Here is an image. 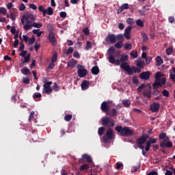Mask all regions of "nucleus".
Segmentation results:
<instances>
[{"instance_id":"58","label":"nucleus","mask_w":175,"mask_h":175,"mask_svg":"<svg viewBox=\"0 0 175 175\" xmlns=\"http://www.w3.org/2000/svg\"><path fill=\"white\" fill-rule=\"evenodd\" d=\"M121 51H117L115 53V55H113L114 58H120L121 57Z\"/></svg>"},{"instance_id":"26","label":"nucleus","mask_w":175,"mask_h":175,"mask_svg":"<svg viewBox=\"0 0 175 175\" xmlns=\"http://www.w3.org/2000/svg\"><path fill=\"white\" fill-rule=\"evenodd\" d=\"M108 116H110L111 117H116V116H117V109L113 108L111 111L108 112Z\"/></svg>"},{"instance_id":"36","label":"nucleus","mask_w":175,"mask_h":175,"mask_svg":"<svg viewBox=\"0 0 175 175\" xmlns=\"http://www.w3.org/2000/svg\"><path fill=\"white\" fill-rule=\"evenodd\" d=\"M72 118H73V116H72V114L66 115L64 116V120L66 121L67 122H69Z\"/></svg>"},{"instance_id":"23","label":"nucleus","mask_w":175,"mask_h":175,"mask_svg":"<svg viewBox=\"0 0 175 175\" xmlns=\"http://www.w3.org/2000/svg\"><path fill=\"white\" fill-rule=\"evenodd\" d=\"M91 72L92 75H94V76H96V75L99 74V67L98 66H94L92 67Z\"/></svg>"},{"instance_id":"13","label":"nucleus","mask_w":175,"mask_h":175,"mask_svg":"<svg viewBox=\"0 0 175 175\" xmlns=\"http://www.w3.org/2000/svg\"><path fill=\"white\" fill-rule=\"evenodd\" d=\"M161 107V104L159 103H153L150 105V110L152 113H158Z\"/></svg>"},{"instance_id":"5","label":"nucleus","mask_w":175,"mask_h":175,"mask_svg":"<svg viewBox=\"0 0 175 175\" xmlns=\"http://www.w3.org/2000/svg\"><path fill=\"white\" fill-rule=\"evenodd\" d=\"M114 136V133H113V129L109 128L107 130L105 135L103 137V142L105 144L109 143V140H113V137Z\"/></svg>"},{"instance_id":"15","label":"nucleus","mask_w":175,"mask_h":175,"mask_svg":"<svg viewBox=\"0 0 175 175\" xmlns=\"http://www.w3.org/2000/svg\"><path fill=\"white\" fill-rule=\"evenodd\" d=\"M83 159H85V161L90 163V165H92V163H94V161H92V158L88 154H83L82 155V159H79V162H83Z\"/></svg>"},{"instance_id":"24","label":"nucleus","mask_w":175,"mask_h":175,"mask_svg":"<svg viewBox=\"0 0 175 175\" xmlns=\"http://www.w3.org/2000/svg\"><path fill=\"white\" fill-rule=\"evenodd\" d=\"M159 85H157V88H155L154 86H153V90L152 92V95H154V96H157V95H159L161 94V92H159V90H158V88H159Z\"/></svg>"},{"instance_id":"50","label":"nucleus","mask_w":175,"mask_h":175,"mask_svg":"<svg viewBox=\"0 0 175 175\" xmlns=\"http://www.w3.org/2000/svg\"><path fill=\"white\" fill-rule=\"evenodd\" d=\"M39 98H42V94L35 93L33 94V99H39Z\"/></svg>"},{"instance_id":"25","label":"nucleus","mask_w":175,"mask_h":175,"mask_svg":"<svg viewBox=\"0 0 175 175\" xmlns=\"http://www.w3.org/2000/svg\"><path fill=\"white\" fill-rule=\"evenodd\" d=\"M73 51H75V49H73V47L72 46H70L68 47V50H66L64 52V54H65L66 55H69V54L73 53Z\"/></svg>"},{"instance_id":"7","label":"nucleus","mask_w":175,"mask_h":175,"mask_svg":"<svg viewBox=\"0 0 175 175\" xmlns=\"http://www.w3.org/2000/svg\"><path fill=\"white\" fill-rule=\"evenodd\" d=\"M77 69H78L77 73H78L79 77H81V78L85 77V76H87V75L88 74V70L84 68V66L78 64L77 66Z\"/></svg>"},{"instance_id":"20","label":"nucleus","mask_w":175,"mask_h":175,"mask_svg":"<svg viewBox=\"0 0 175 175\" xmlns=\"http://www.w3.org/2000/svg\"><path fill=\"white\" fill-rule=\"evenodd\" d=\"M143 96H144L145 98H148L150 99L151 98V90L147 89L144 90Z\"/></svg>"},{"instance_id":"16","label":"nucleus","mask_w":175,"mask_h":175,"mask_svg":"<svg viewBox=\"0 0 175 175\" xmlns=\"http://www.w3.org/2000/svg\"><path fill=\"white\" fill-rule=\"evenodd\" d=\"M150 76H151V72L150 71L142 72L139 74V77L142 80H148Z\"/></svg>"},{"instance_id":"14","label":"nucleus","mask_w":175,"mask_h":175,"mask_svg":"<svg viewBox=\"0 0 175 175\" xmlns=\"http://www.w3.org/2000/svg\"><path fill=\"white\" fill-rule=\"evenodd\" d=\"M131 32H132V27H127L125 30L123 36L127 39V40H130L131 39Z\"/></svg>"},{"instance_id":"37","label":"nucleus","mask_w":175,"mask_h":175,"mask_svg":"<svg viewBox=\"0 0 175 175\" xmlns=\"http://www.w3.org/2000/svg\"><path fill=\"white\" fill-rule=\"evenodd\" d=\"M51 84H53V81L45 82L43 85V88H51Z\"/></svg>"},{"instance_id":"9","label":"nucleus","mask_w":175,"mask_h":175,"mask_svg":"<svg viewBox=\"0 0 175 175\" xmlns=\"http://www.w3.org/2000/svg\"><path fill=\"white\" fill-rule=\"evenodd\" d=\"M32 27H33L34 28H42V27H43V25L42 23H38L35 21H33V23H31L29 25H25L23 26V29L25 31H28L29 29H31V28H32Z\"/></svg>"},{"instance_id":"10","label":"nucleus","mask_w":175,"mask_h":175,"mask_svg":"<svg viewBox=\"0 0 175 175\" xmlns=\"http://www.w3.org/2000/svg\"><path fill=\"white\" fill-rule=\"evenodd\" d=\"M147 139H150V135L147 133H143L142 135L136 140V144H144V143L147 142Z\"/></svg>"},{"instance_id":"27","label":"nucleus","mask_w":175,"mask_h":175,"mask_svg":"<svg viewBox=\"0 0 175 175\" xmlns=\"http://www.w3.org/2000/svg\"><path fill=\"white\" fill-rule=\"evenodd\" d=\"M173 46H170L165 49V53L167 55H172L173 54Z\"/></svg>"},{"instance_id":"54","label":"nucleus","mask_w":175,"mask_h":175,"mask_svg":"<svg viewBox=\"0 0 175 175\" xmlns=\"http://www.w3.org/2000/svg\"><path fill=\"white\" fill-rule=\"evenodd\" d=\"M25 62L27 64L29 61H31V53H28L27 56L25 57Z\"/></svg>"},{"instance_id":"28","label":"nucleus","mask_w":175,"mask_h":175,"mask_svg":"<svg viewBox=\"0 0 175 175\" xmlns=\"http://www.w3.org/2000/svg\"><path fill=\"white\" fill-rule=\"evenodd\" d=\"M42 92L46 94V95H50L53 92V89L51 88H43Z\"/></svg>"},{"instance_id":"19","label":"nucleus","mask_w":175,"mask_h":175,"mask_svg":"<svg viewBox=\"0 0 175 175\" xmlns=\"http://www.w3.org/2000/svg\"><path fill=\"white\" fill-rule=\"evenodd\" d=\"M46 14H48V16H53V14H54V10L53 8L48 7L45 9L44 17H46Z\"/></svg>"},{"instance_id":"57","label":"nucleus","mask_w":175,"mask_h":175,"mask_svg":"<svg viewBox=\"0 0 175 175\" xmlns=\"http://www.w3.org/2000/svg\"><path fill=\"white\" fill-rule=\"evenodd\" d=\"M165 145L167 148H172V147H173V142L167 141L165 142Z\"/></svg>"},{"instance_id":"44","label":"nucleus","mask_w":175,"mask_h":175,"mask_svg":"<svg viewBox=\"0 0 175 175\" xmlns=\"http://www.w3.org/2000/svg\"><path fill=\"white\" fill-rule=\"evenodd\" d=\"M130 55L132 58H137V51H133L130 53Z\"/></svg>"},{"instance_id":"22","label":"nucleus","mask_w":175,"mask_h":175,"mask_svg":"<svg viewBox=\"0 0 175 175\" xmlns=\"http://www.w3.org/2000/svg\"><path fill=\"white\" fill-rule=\"evenodd\" d=\"M21 72L25 76H28V75H31V70H29V69L27 67L21 69Z\"/></svg>"},{"instance_id":"53","label":"nucleus","mask_w":175,"mask_h":175,"mask_svg":"<svg viewBox=\"0 0 175 175\" xmlns=\"http://www.w3.org/2000/svg\"><path fill=\"white\" fill-rule=\"evenodd\" d=\"M145 88H146V85L144 83L141 84L138 87V92H142V91H143V90H144Z\"/></svg>"},{"instance_id":"8","label":"nucleus","mask_w":175,"mask_h":175,"mask_svg":"<svg viewBox=\"0 0 175 175\" xmlns=\"http://www.w3.org/2000/svg\"><path fill=\"white\" fill-rule=\"evenodd\" d=\"M120 68L121 69H124V71L127 72V75H129V76L133 75V66L131 68V66L128 65L127 62L122 63L120 65Z\"/></svg>"},{"instance_id":"39","label":"nucleus","mask_w":175,"mask_h":175,"mask_svg":"<svg viewBox=\"0 0 175 175\" xmlns=\"http://www.w3.org/2000/svg\"><path fill=\"white\" fill-rule=\"evenodd\" d=\"M38 10L39 12H42V16L44 17V14L46 13V9H44V7L43 5H39Z\"/></svg>"},{"instance_id":"6","label":"nucleus","mask_w":175,"mask_h":175,"mask_svg":"<svg viewBox=\"0 0 175 175\" xmlns=\"http://www.w3.org/2000/svg\"><path fill=\"white\" fill-rule=\"evenodd\" d=\"M101 121L103 126H109L110 128H113L114 127V125H116V124L114 123V120H110V118L107 116L103 118Z\"/></svg>"},{"instance_id":"34","label":"nucleus","mask_w":175,"mask_h":175,"mask_svg":"<svg viewBox=\"0 0 175 175\" xmlns=\"http://www.w3.org/2000/svg\"><path fill=\"white\" fill-rule=\"evenodd\" d=\"M146 10H148V9L146 8V6H144L142 10H139V13L140 16H146Z\"/></svg>"},{"instance_id":"17","label":"nucleus","mask_w":175,"mask_h":175,"mask_svg":"<svg viewBox=\"0 0 175 175\" xmlns=\"http://www.w3.org/2000/svg\"><path fill=\"white\" fill-rule=\"evenodd\" d=\"M49 40L52 45L57 46V39L55 38L54 33H50L49 34Z\"/></svg>"},{"instance_id":"18","label":"nucleus","mask_w":175,"mask_h":175,"mask_svg":"<svg viewBox=\"0 0 175 175\" xmlns=\"http://www.w3.org/2000/svg\"><path fill=\"white\" fill-rule=\"evenodd\" d=\"M124 9H129V4L124 3L118 9V14H121Z\"/></svg>"},{"instance_id":"38","label":"nucleus","mask_w":175,"mask_h":175,"mask_svg":"<svg viewBox=\"0 0 175 175\" xmlns=\"http://www.w3.org/2000/svg\"><path fill=\"white\" fill-rule=\"evenodd\" d=\"M162 95L163 96H165V98H169V95H170V93H169V91H167V90L164 89L162 91Z\"/></svg>"},{"instance_id":"35","label":"nucleus","mask_w":175,"mask_h":175,"mask_svg":"<svg viewBox=\"0 0 175 175\" xmlns=\"http://www.w3.org/2000/svg\"><path fill=\"white\" fill-rule=\"evenodd\" d=\"M77 64V62H76V61H70L69 63L67 64V66H68V68H75V66H76V64Z\"/></svg>"},{"instance_id":"41","label":"nucleus","mask_w":175,"mask_h":175,"mask_svg":"<svg viewBox=\"0 0 175 175\" xmlns=\"http://www.w3.org/2000/svg\"><path fill=\"white\" fill-rule=\"evenodd\" d=\"M136 25L138 26V27H141V28H143V27H144V23H143V21L140 20V19H138L137 21H136Z\"/></svg>"},{"instance_id":"31","label":"nucleus","mask_w":175,"mask_h":175,"mask_svg":"<svg viewBox=\"0 0 175 175\" xmlns=\"http://www.w3.org/2000/svg\"><path fill=\"white\" fill-rule=\"evenodd\" d=\"M114 53H116V47L113 46H110L108 49V53L109 55H113V54H114Z\"/></svg>"},{"instance_id":"52","label":"nucleus","mask_w":175,"mask_h":175,"mask_svg":"<svg viewBox=\"0 0 175 175\" xmlns=\"http://www.w3.org/2000/svg\"><path fill=\"white\" fill-rule=\"evenodd\" d=\"M23 81L24 84H29L31 79H29V77H27L23 79Z\"/></svg>"},{"instance_id":"64","label":"nucleus","mask_w":175,"mask_h":175,"mask_svg":"<svg viewBox=\"0 0 175 175\" xmlns=\"http://www.w3.org/2000/svg\"><path fill=\"white\" fill-rule=\"evenodd\" d=\"M59 16L62 18H65L66 17V13L65 12H61Z\"/></svg>"},{"instance_id":"51","label":"nucleus","mask_w":175,"mask_h":175,"mask_svg":"<svg viewBox=\"0 0 175 175\" xmlns=\"http://www.w3.org/2000/svg\"><path fill=\"white\" fill-rule=\"evenodd\" d=\"M0 13L3 14V16H5L6 13H8V10L3 7L0 8Z\"/></svg>"},{"instance_id":"2","label":"nucleus","mask_w":175,"mask_h":175,"mask_svg":"<svg viewBox=\"0 0 175 175\" xmlns=\"http://www.w3.org/2000/svg\"><path fill=\"white\" fill-rule=\"evenodd\" d=\"M161 77V72H157L155 75V80L152 85L154 88H158V85H159V87H163V85L166 84V78Z\"/></svg>"},{"instance_id":"30","label":"nucleus","mask_w":175,"mask_h":175,"mask_svg":"<svg viewBox=\"0 0 175 175\" xmlns=\"http://www.w3.org/2000/svg\"><path fill=\"white\" fill-rule=\"evenodd\" d=\"M144 65H146V62L144 61H140V60H138L137 62V64H136V66H137L138 68H144L143 66H144Z\"/></svg>"},{"instance_id":"3","label":"nucleus","mask_w":175,"mask_h":175,"mask_svg":"<svg viewBox=\"0 0 175 175\" xmlns=\"http://www.w3.org/2000/svg\"><path fill=\"white\" fill-rule=\"evenodd\" d=\"M115 131L120 133V136H131L133 135V131L128 126L122 127V126H117L115 127Z\"/></svg>"},{"instance_id":"59","label":"nucleus","mask_w":175,"mask_h":175,"mask_svg":"<svg viewBox=\"0 0 175 175\" xmlns=\"http://www.w3.org/2000/svg\"><path fill=\"white\" fill-rule=\"evenodd\" d=\"M92 47V46L91 42L87 41L85 49L86 50H90Z\"/></svg>"},{"instance_id":"21","label":"nucleus","mask_w":175,"mask_h":175,"mask_svg":"<svg viewBox=\"0 0 175 175\" xmlns=\"http://www.w3.org/2000/svg\"><path fill=\"white\" fill-rule=\"evenodd\" d=\"M88 85H90V82L87 80H84L81 84V87L83 90H87L88 88Z\"/></svg>"},{"instance_id":"63","label":"nucleus","mask_w":175,"mask_h":175,"mask_svg":"<svg viewBox=\"0 0 175 175\" xmlns=\"http://www.w3.org/2000/svg\"><path fill=\"white\" fill-rule=\"evenodd\" d=\"M133 70L135 73H140V72H142V68L133 66Z\"/></svg>"},{"instance_id":"55","label":"nucleus","mask_w":175,"mask_h":175,"mask_svg":"<svg viewBox=\"0 0 175 175\" xmlns=\"http://www.w3.org/2000/svg\"><path fill=\"white\" fill-rule=\"evenodd\" d=\"M165 137H166V133H161L159 135V138L160 140L165 139Z\"/></svg>"},{"instance_id":"42","label":"nucleus","mask_w":175,"mask_h":175,"mask_svg":"<svg viewBox=\"0 0 175 175\" xmlns=\"http://www.w3.org/2000/svg\"><path fill=\"white\" fill-rule=\"evenodd\" d=\"M124 49L126 50H132V44L125 43L124 44Z\"/></svg>"},{"instance_id":"45","label":"nucleus","mask_w":175,"mask_h":175,"mask_svg":"<svg viewBox=\"0 0 175 175\" xmlns=\"http://www.w3.org/2000/svg\"><path fill=\"white\" fill-rule=\"evenodd\" d=\"M124 43L122 41L118 42L115 44L116 49H122Z\"/></svg>"},{"instance_id":"46","label":"nucleus","mask_w":175,"mask_h":175,"mask_svg":"<svg viewBox=\"0 0 175 175\" xmlns=\"http://www.w3.org/2000/svg\"><path fill=\"white\" fill-rule=\"evenodd\" d=\"M152 59V57L151 56L146 57L145 58L146 65H150Z\"/></svg>"},{"instance_id":"32","label":"nucleus","mask_w":175,"mask_h":175,"mask_svg":"<svg viewBox=\"0 0 175 175\" xmlns=\"http://www.w3.org/2000/svg\"><path fill=\"white\" fill-rule=\"evenodd\" d=\"M88 169H90V165L84 164L80 167L79 170H81V172H84V170H88Z\"/></svg>"},{"instance_id":"60","label":"nucleus","mask_w":175,"mask_h":175,"mask_svg":"<svg viewBox=\"0 0 175 175\" xmlns=\"http://www.w3.org/2000/svg\"><path fill=\"white\" fill-rule=\"evenodd\" d=\"M58 57V53H57V52H55L54 54H53V59H52V62L54 63V62H57V58Z\"/></svg>"},{"instance_id":"11","label":"nucleus","mask_w":175,"mask_h":175,"mask_svg":"<svg viewBox=\"0 0 175 175\" xmlns=\"http://www.w3.org/2000/svg\"><path fill=\"white\" fill-rule=\"evenodd\" d=\"M100 109L105 114L109 115V111H110V106L109 105V101H104L101 103Z\"/></svg>"},{"instance_id":"43","label":"nucleus","mask_w":175,"mask_h":175,"mask_svg":"<svg viewBox=\"0 0 175 175\" xmlns=\"http://www.w3.org/2000/svg\"><path fill=\"white\" fill-rule=\"evenodd\" d=\"M54 85L53 86V88L54 90V91H55L56 92H58V91H59V85H58V83H57L56 82H54Z\"/></svg>"},{"instance_id":"1","label":"nucleus","mask_w":175,"mask_h":175,"mask_svg":"<svg viewBox=\"0 0 175 175\" xmlns=\"http://www.w3.org/2000/svg\"><path fill=\"white\" fill-rule=\"evenodd\" d=\"M128 55L122 54L120 56V59H116V57H114V55H109L108 59L110 64H115L117 66H119V65H121V62L125 63L126 61H128Z\"/></svg>"},{"instance_id":"48","label":"nucleus","mask_w":175,"mask_h":175,"mask_svg":"<svg viewBox=\"0 0 175 175\" xmlns=\"http://www.w3.org/2000/svg\"><path fill=\"white\" fill-rule=\"evenodd\" d=\"M82 32L86 36H88L90 35V29L88 27H85L83 30Z\"/></svg>"},{"instance_id":"47","label":"nucleus","mask_w":175,"mask_h":175,"mask_svg":"<svg viewBox=\"0 0 175 175\" xmlns=\"http://www.w3.org/2000/svg\"><path fill=\"white\" fill-rule=\"evenodd\" d=\"M116 40H124V35L122 34H118L116 36Z\"/></svg>"},{"instance_id":"12","label":"nucleus","mask_w":175,"mask_h":175,"mask_svg":"<svg viewBox=\"0 0 175 175\" xmlns=\"http://www.w3.org/2000/svg\"><path fill=\"white\" fill-rule=\"evenodd\" d=\"M105 42L108 44H114V43H117V40H116V36L113 33L108 34V36L105 38Z\"/></svg>"},{"instance_id":"56","label":"nucleus","mask_w":175,"mask_h":175,"mask_svg":"<svg viewBox=\"0 0 175 175\" xmlns=\"http://www.w3.org/2000/svg\"><path fill=\"white\" fill-rule=\"evenodd\" d=\"M126 23H127V24H129V25L134 24L135 20H133V18H128L126 20Z\"/></svg>"},{"instance_id":"4","label":"nucleus","mask_w":175,"mask_h":175,"mask_svg":"<svg viewBox=\"0 0 175 175\" xmlns=\"http://www.w3.org/2000/svg\"><path fill=\"white\" fill-rule=\"evenodd\" d=\"M21 21L23 25H29V24H32L35 21V16L32 14L27 13L22 16Z\"/></svg>"},{"instance_id":"40","label":"nucleus","mask_w":175,"mask_h":175,"mask_svg":"<svg viewBox=\"0 0 175 175\" xmlns=\"http://www.w3.org/2000/svg\"><path fill=\"white\" fill-rule=\"evenodd\" d=\"M105 133V127H100L98 128V134L99 135V136H102V135H103Z\"/></svg>"},{"instance_id":"61","label":"nucleus","mask_w":175,"mask_h":175,"mask_svg":"<svg viewBox=\"0 0 175 175\" xmlns=\"http://www.w3.org/2000/svg\"><path fill=\"white\" fill-rule=\"evenodd\" d=\"M25 5L23 3H21V4L19 5L20 12H23V10H25Z\"/></svg>"},{"instance_id":"33","label":"nucleus","mask_w":175,"mask_h":175,"mask_svg":"<svg viewBox=\"0 0 175 175\" xmlns=\"http://www.w3.org/2000/svg\"><path fill=\"white\" fill-rule=\"evenodd\" d=\"M122 105L124 107H129L131 106V101L128 99L122 100Z\"/></svg>"},{"instance_id":"29","label":"nucleus","mask_w":175,"mask_h":175,"mask_svg":"<svg viewBox=\"0 0 175 175\" xmlns=\"http://www.w3.org/2000/svg\"><path fill=\"white\" fill-rule=\"evenodd\" d=\"M156 62L157 63L158 66H160V65H162L163 64V59H162V57H161V56H157L156 57Z\"/></svg>"},{"instance_id":"49","label":"nucleus","mask_w":175,"mask_h":175,"mask_svg":"<svg viewBox=\"0 0 175 175\" xmlns=\"http://www.w3.org/2000/svg\"><path fill=\"white\" fill-rule=\"evenodd\" d=\"M33 43H35V36L33 35L32 37L29 38L28 44L32 45Z\"/></svg>"},{"instance_id":"62","label":"nucleus","mask_w":175,"mask_h":175,"mask_svg":"<svg viewBox=\"0 0 175 175\" xmlns=\"http://www.w3.org/2000/svg\"><path fill=\"white\" fill-rule=\"evenodd\" d=\"M73 57L75 58H80V53H79V51H74Z\"/></svg>"}]
</instances>
